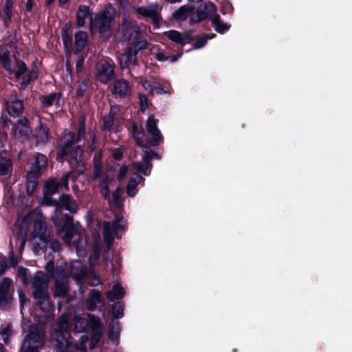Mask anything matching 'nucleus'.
I'll use <instances>...</instances> for the list:
<instances>
[{
  "instance_id": "nucleus-40",
  "label": "nucleus",
  "mask_w": 352,
  "mask_h": 352,
  "mask_svg": "<svg viewBox=\"0 0 352 352\" xmlns=\"http://www.w3.org/2000/svg\"><path fill=\"white\" fill-rule=\"evenodd\" d=\"M85 138V119L83 117H81L79 120L78 130H77V137L75 139V141L77 143H80L82 140H84Z\"/></svg>"
},
{
  "instance_id": "nucleus-47",
  "label": "nucleus",
  "mask_w": 352,
  "mask_h": 352,
  "mask_svg": "<svg viewBox=\"0 0 352 352\" xmlns=\"http://www.w3.org/2000/svg\"><path fill=\"white\" fill-rule=\"evenodd\" d=\"M37 186L36 179L30 178L27 174V184H26V192L27 194L31 195L34 192Z\"/></svg>"
},
{
  "instance_id": "nucleus-60",
  "label": "nucleus",
  "mask_w": 352,
  "mask_h": 352,
  "mask_svg": "<svg viewBox=\"0 0 352 352\" xmlns=\"http://www.w3.org/2000/svg\"><path fill=\"white\" fill-rule=\"evenodd\" d=\"M50 248L54 251V252H57L60 250V243L56 240H52V237L50 236V242L49 243V245Z\"/></svg>"
},
{
  "instance_id": "nucleus-50",
  "label": "nucleus",
  "mask_w": 352,
  "mask_h": 352,
  "mask_svg": "<svg viewBox=\"0 0 352 352\" xmlns=\"http://www.w3.org/2000/svg\"><path fill=\"white\" fill-rule=\"evenodd\" d=\"M12 329L10 324H8L1 331L2 339L5 344L9 343V338L12 335Z\"/></svg>"
},
{
  "instance_id": "nucleus-3",
  "label": "nucleus",
  "mask_w": 352,
  "mask_h": 352,
  "mask_svg": "<svg viewBox=\"0 0 352 352\" xmlns=\"http://www.w3.org/2000/svg\"><path fill=\"white\" fill-rule=\"evenodd\" d=\"M50 232L41 217L35 219L34 230L29 239L35 254L45 252L50 242Z\"/></svg>"
},
{
  "instance_id": "nucleus-28",
  "label": "nucleus",
  "mask_w": 352,
  "mask_h": 352,
  "mask_svg": "<svg viewBox=\"0 0 352 352\" xmlns=\"http://www.w3.org/2000/svg\"><path fill=\"white\" fill-rule=\"evenodd\" d=\"M56 206H63L66 210L76 212L78 210L76 202L72 199L69 195H62L59 198V201H56Z\"/></svg>"
},
{
  "instance_id": "nucleus-15",
  "label": "nucleus",
  "mask_w": 352,
  "mask_h": 352,
  "mask_svg": "<svg viewBox=\"0 0 352 352\" xmlns=\"http://www.w3.org/2000/svg\"><path fill=\"white\" fill-rule=\"evenodd\" d=\"M47 168V159L45 155L37 153L32 165L31 170L28 172V177L38 179L45 172Z\"/></svg>"
},
{
  "instance_id": "nucleus-52",
  "label": "nucleus",
  "mask_w": 352,
  "mask_h": 352,
  "mask_svg": "<svg viewBox=\"0 0 352 352\" xmlns=\"http://www.w3.org/2000/svg\"><path fill=\"white\" fill-rule=\"evenodd\" d=\"M31 80H32V74H28L26 75V76L23 77V80L21 81L19 89H25L26 86L30 82Z\"/></svg>"
},
{
  "instance_id": "nucleus-6",
  "label": "nucleus",
  "mask_w": 352,
  "mask_h": 352,
  "mask_svg": "<svg viewBox=\"0 0 352 352\" xmlns=\"http://www.w3.org/2000/svg\"><path fill=\"white\" fill-rule=\"evenodd\" d=\"M118 33L129 43L146 41L140 32L136 22L128 16H124L118 26Z\"/></svg>"
},
{
  "instance_id": "nucleus-42",
  "label": "nucleus",
  "mask_w": 352,
  "mask_h": 352,
  "mask_svg": "<svg viewBox=\"0 0 352 352\" xmlns=\"http://www.w3.org/2000/svg\"><path fill=\"white\" fill-rule=\"evenodd\" d=\"M35 137L37 143L45 144L48 141L47 131L43 127L36 129Z\"/></svg>"
},
{
  "instance_id": "nucleus-26",
  "label": "nucleus",
  "mask_w": 352,
  "mask_h": 352,
  "mask_svg": "<svg viewBox=\"0 0 352 352\" xmlns=\"http://www.w3.org/2000/svg\"><path fill=\"white\" fill-rule=\"evenodd\" d=\"M102 302L101 293L97 289H91L86 300L87 309L95 310L98 304Z\"/></svg>"
},
{
  "instance_id": "nucleus-35",
  "label": "nucleus",
  "mask_w": 352,
  "mask_h": 352,
  "mask_svg": "<svg viewBox=\"0 0 352 352\" xmlns=\"http://www.w3.org/2000/svg\"><path fill=\"white\" fill-rule=\"evenodd\" d=\"M124 292L123 288L118 284L115 285L112 290L107 292L108 298L113 302L124 297Z\"/></svg>"
},
{
  "instance_id": "nucleus-22",
  "label": "nucleus",
  "mask_w": 352,
  "mask_h": 352,
  "mask_svg": "<svg viewBox=\"0 0 352 352\" xmlns=\"http://www.w3.org/2000/svg\"><path fill=\"white\" fill-rule=\"evenodd\" d=\"M164 35L171 41L182 45L189 43L192 40L190 33L187 32L181 33L176 30H170L165 32Z\"/></svg>"
},
{
  "instance_id": "nucleus-32",
  "label": "nucleus",
  "mask_w": 352,
  "mask_h": 352,
  "mask_svg": "<svg viewBox=\"0 0 352 352\" xmlns=\"http://www.w3.org/2000/svg\"><path fill=\"white\" fill-rule=\"evenodd\" d=\"M90 16L89 8L86 6H80L76 13L77 25L82 27L85 24V19Z\"/></svg>"
},
{
  "instance_id": "nucleus-25",
  "label": "nucleus",
  "mask_w": 352,
  "mask_h": 352,
  "mask_svg": "<svg viewBox=\"0 0 352 352\" xmlns=\"http://www.w3.org/2000/svg\"><path fill=\"white\" fill-rule=\"evenodd\" d=\"M12 0H4L3 6L0 9V18L3 20L6 26L11 23L12 16Z\"/></svg>"
},
{
  "instance_id": "nucleus-45",
  "label": "nucleus",
  "mask_w": 352,
  "mask_h": 352,
  "mask_svg": "<svg viewBox=\"0 0 352 352\" xmlns=\"http://www.w3.org/2000/svg\"><path fill=\"white\" fill-rule=\"evenodd\" d=\"M88 135L89 137V140L87 142V149L93 152L96 149L97 142H96V133L93 131H89Z\"/></svg>"
},
{
  "instance_id": "nucleus-21",
  "label": "nucleus",
  "mask_w": 352,
  "mask_h": 352,
  "mask_svg": "<svg viewBox=\"0 0 352 352\" xmlns=\"http://www.w3.org/2000/svg\"><path fill=\"white\" fill-rule=\"evenodd\" d=\"M65 234L62 236L63 240L66 244L70 245L72 243L76 245L78 249L81 245V240L82 236L78 232L75 226L63 230Z\"/></svg>"
},
{
  "instance_id": "nucleus-17",
  "label": "nucleus",
  "mask_w": 352,
  "mask_h": 352,
  "mask_svg": "<svg viewBox=\"0 0 352 352\" xmlns=\"http://www.w3.org/2000/svg\"><path fill=\"white\" fill-rule=\"evenodd\" d=\"M157 120H156L153 115L149 116L146 124V129L151 136V144L157 146L163 142V136L158 129Z\"/></svg>"
},
{
  "instance_id": "nucleus-1",
  "label": "nucleus",
  "mask_w": 352,
  "mask_h": 352,
  "mask_svg": "<svg viewBox=\"0 0 352 352\" xmlns=\"http://www.w3.org/2000/svg\"><path fill=\"white\" fill-rule=\"evenodd\" d=\"M23 281L25 284L31 283L32 295L37 300V303L42 310L47 309L50 306L49 292V278L43 272L38 271L30 278L26 276L27 270L23 269Z\"/></svg>"
},
{
  "instance_id": "nucleus-9",
  "label": "nucleus",
  "mask_w": 352,
  "mask_h": 352,
  "mask_svg": "<svg viewBox=\"0 0 352 352\" xmlns=\"http://www.w3.org/2000/svg\"><path fill=\"white\" fill-rule=\"evenodd\" d=\"M122 217L117 216L112 223L104 222L103 224L102 234L104 242L108 248H110L111 243L113 241V233L116 235L117 238L120 237V236H119V233L123 230V228L120 223L122 221Z\"/></svg>"
},
{
  "instance_id": "nucleus-2",
  "label": "nucleus",
  "mask_w": 352,
  "mask_h": 352,
  "mask_svg": "<svg viewBox=\"0 0 352 352\" xmlns=\"http://www.w3.org/2000/svg\"><path fill=\"white\" fill-rule=\"evenodd\" d=\"M133 135L137 144L140 146L146 148L142 156V162H133V166L138 172L144 175H148L153 166L151 163L152 160H160V156L158 153L148 149L146 144H142L143 142L142 141V138L144 136V133L142 127H138L137 125L133 124Z\"/></svg>"
},
{
  "instance_id": "nucleus-10",
  "label": "nucleus",
  "mask_w": 352,
  "mask_h": 352,
  "mask_svg": "<svg viewBox=\"0 0 352 352\" xmlns=\"http://www.w3.org/2000/svg\"><path fill=\"white\" fill-rule=\"evenodd\" d=\"M60 188H62V183L59 182L57 179H49L45 184L43 204L46 206L56 205L57 204L56 201L54 200L52 196L57 193Z\"/></svg>"
},
{
  "instance_id": "nucleus-63",
  "label": "nucleus",
  "mask_w": 352,
  "mask_h": 352,
  "mask_svg": "<svg viewBox=\"0 0 352 352\" xmlns=\"http://www.w3.org/2000/svg\"><path fill=\"white\" fill-rule=\"evenodd\" d=\"M155 58L159 61H165L168 59V58L165 56L164 53L162 52H157L155 54Z\"/></svg>"
},
{
  "instance_id": "nucleus-38",
  "label": "nucleus",
  "mask_w": 352,
  "mask_h": 352,
  "mask_svg": "<svg viewBox=\"0 0 352 352\" xmlns=\"http://www.w3.org/2000/svg\"><path fill=\"white\" fill-rule=\"evenodd\" d=\"M16 69H13L12 67L11 72H9L10 73L14 74L15 76L17 78H20L21 76L24 77L26 76V75L28 74L27 72V67L26 65L23 62L20 61L19 60L16 58Z\"/></svg>"
},
{
  "instance_id": "nucleus-16",
  "label": "nucleus",
  "mask_w": 352,
  "mask_h": 352,
  "mask_svg": "<svg viewBox=\"0 0 352 352\" xmlns=\"http://www.w3.org/2000/svg\"><path fill=\"white\" fill-rule=\"evenodd\" d=\"M70 336L69 329V318L67 315H63L58 320V329L56 331V339L59 344H69L68 338Z\"/></svg>"
},
{
  "instance_id": "nucleus-24",
  "label": "nucleus",
  "mask_w": 352,
  "mask_h": 352,
  "mask_svg": "<svg viewBox=\"0 0 352 352\" xmlns=\"http://www.w3.org/2000/svg\"><path fill=\"white\" fill-rule=\"evenodd\" d=\"M11 280L8 278H3L0 283V305L6 307L12 301V297L10 292Z\"/></svg>"
},
{
  "instance_id": "nucleus-54",
  "label": "nucleus",
  "mask_w": 352,
  "mask_h": 352,
  "mask_svg": "<svg viewBox=\"0 0 352 352\" xmlns=\"http://www.w3.org/2000/svg\"><path fill=\"white\" fill-rule=\"evenodd\" d=\"M127 172H128V166L126 165H122L119 170L118 179L119 181L123 180L124 179V177H126Z\"/></svg>"
},
{
  "instance_id": "nucleus-20",
  "label": "nucleus",
  "mask_w": 352,
  "mask_h": 352,
  "mask_svg": "<svg viewBox=\"0 0 352 352\" xmlns=\"http://www.w3.org/2000/svg\"><path fill=\"white\" fill-rule=\"evenodd\" d=\"M136 12L143 16L149 17L154 23L157 24L161 20L160 8L157 4L153 3L144 7L135 8Z\"/></svg>"
},
{
  "instance_id": "nucleus-39",
  "label": "nucleus",
  "mask_w": 352,
  "mask_h": 352,
  "mask_svg": "<svg viewBox=\"0 0 352 352\" xmlns=\"http://www.w3.org/2000/svg\"><path fill=\"white\" fill-rule=\"evenodd\" d=\"M94 173L93 175L94 179L101 178L102 175V164H101V155L98 153L95 155L93 160Z\"/></svg>"
},
{
  "instance_id": "nucleus-62",
  "label": "nucleus",
  "mask_w": 352,
  "mask_h": 352,
  "mask_svg": "<svg viewBox=\"0 0 352 352\" xmlns=\"http://www.w3.org/2000/svg\"><path fill=\"white\" fill-rule=\"evenodd\" d=\"M123 309L121 307V306L118 307H114L113 308V314L115 316L116 318H120L123 315Z\"/></svg>"
},
{
  "instance_id": "nucleus-56",
  "label": "nucleus",
  "mask_w": 352,
  "mask_h": 352,
  "mask_svg": "<svg viewBox=\"0 0 352 352\" xmlns=\"http://www.w3.org/2000/svg\"><path fill=\"white\" fill-rule=\"evenodd\" d=\"M83 64H84V57L82 56H79L78 57V59H77L76 63V73L79 74L82 72Z\"/></svg>"
},
{
  "instance_id": "nucleus-8",
  "label": "nucleus",
  "mask_w": 352,
  "mask_h": 352,
  "mask_svg": "<svg viewBox=\"0 0 352 352\" xmlns=\"http://www.w3.org/2000/svg\"><path fill=\"white\" fill-rule=\"evenodd\" d=\"M55 298H65L69 291V278L62 269H57L54 275Z\"/></svg>"
},
{
  "instance_id": "nucleus-46",
  "label": "nucleus",
  "mask_w": 352,
  "mask_h": 352,
  "mask_svg": "<svg viewBox=\"0 0 352 352\" xmlns=\"http://www.w3.org/2000/svg\"><path fill=\"white\" fill-rule=\"evenodd\" d=\"M71 156L77 164L80 163L82 160V150L80 145L75 146L72 151L70 150Z\"/></svg>"
},
{
  "instance_id": "nucleus-27",
  "label": "nucleus",
  "mask_w": 352,
  "mask_h": 352,
  "mask_svg": "<svg viewBox=\"0 0 352 352\" xmlns=\"http://www.w3.org/2000/svg\"><path fill=\"white\" fill-rule=\"evenodd\" d=\"M53 221L56 226L59 227V232L63 230L73 227L72 219L68 214H56L53 217Z\"/></svg>"
},
{
  "instance_id": "nucleus-55",
  "label": "nucleus",
  "mask_w": 352,
  "mask_h": 352,
  "mask_svg": "<svg viewBox=\"0 0 352 352\" xmlns=\"http://www.w3.org/2000/svg\"><path fill=\"white\" fill-rule=\"evenodd\" d=\"M87 91V85L85 82L79 84L76 90V94L78 96L82 97Z\"/></svg>"
},
{
  "instance_id": "nucleus-14",
  "label": "nucleus",
  "mask_w": 352,
  "mask_h": 352,
  "mask_svg": "<svg viewBox=\"0 0 352 352\" xmlns=\"http://www.w3.org/2000/svg\"><path fill=\"white\" fill-rule=\"evenodd\" d=\"M215 12L216 8L214 4L210 1H205L199 6L196 12L191 14V21L193 23H199L205 20Z\"/></svg>"
},
{
  "instance_id": "nucleus-11",
  "label": "nucleus",
  "mask_w": 352,
  "mask_h": 352,
  "mask_svg": "<svg viewBox=\"0 0 352 352\" xmlns=\"http://www.w3.org/2000/svg\"><path fill=\"white\" fill-rule=\"evenodd\" d=\"M3 105L8 114L13 117L19 116L24 110L23 101L16 95H10L3 99Z\"/></svg>"
},
{
  "instance_id": "nucleus-36",
  "label": "nucleus",
  "mask_w": 352,
  "mask_h": 352,
  "mask_svg": "<svg viewBox=\"0 0 352 352\" xmlns=\"http://www.w3.org/2000/svg\"><path fill=\"white\" fill-rule=\"evenodd\" d=\"M9 51L4 47H0V62L3 64V67L8 72H11L12 65L9 58Z\"/></svg>"
},
{
  "instance_id": "nucleus-23",
  "label": "nucleus",
  "mask_w": 352,
  "mask_h": 352,
  "mask_svg": "<svg viewBox=\"0 0 352 352\" xmlns=\"http://www.w3.org/2000/svg\"><path fill=\"white\" fill-rule=\"evenodd\" d=\"M74 142V133L70 131H65L58 146V156L63 157L67 155L70 152L71 147Z\"/></svg>"
},
{
  "instance_id": "nucleus-12",
  "label": "nucleus",
  "mask_w": 352,
  "mask_h": 352,
  "mask_svg": "<svg viewBox=\"0 0 352 352\" xmlns=\"http://www.w3.org/2000/svg\"><path fill=\"white\" fill-rule=\"evenodd\" d=\"M98 80L102 83H107L114 78V65L113 63L107 60H102L98 63L97 67Z\"/></svg>"
},
{
  "instance_id": "nucleus-48",
  "label": "nucleus",
  "mask_w": 352,
  "mask_h": 352,
  "mask_svg": "<svg viewBox=\"0 0 352 352\" xmlns=\"http://www.w3.org/2000/svg\"><path fill=\"white\" fill-rule=\"evenodd\" d=\"M114 116H115V113H113L112 111H111L107 116L104 117V118H103L104 129H107V130H111V129L114 123Z\"/></svg>"
},
{
  "instance_id": "nucleus-51",
  "label": "nucleus",
  "mask_w": 352,
  "mask_h": 352,
  "mask_svg": "<svg viewBox=\"0 0 352 352\" xmlns=\"http://www.w3.org/2000/svg\"><path fill=\"white\" fill-rule=\"evenodd\" d=\"M139 102L140 105V109L142 111H145L149 108L148 100L145 94H139Z\"/></svg>"
},
{
  "instance_id": "nucleus-7",
  "label": "nucleus",
  "mask_w": 352,
  "mask_h": 352,
  "mask_svg": "<svg viewBox=\"0 0 352 352\" xmlns=\"http://www.w3.org/2000/svg\"><path fill=\"white\" fill-rule=\"evenodd\" d=\"M148 43L146 41H140L137 43H129L126 52L122 54L119 58L120 67L130 68L132 66H135L138 63L137 54L143 50L147 48Z\"/></svg>"
},
{
  "instance_id": "nucleus-44",
  "label": "nucleus",
  "mask_w": 352,
  "mask_h": 352,
  "mask_svg": "<svg viewBox=\"0 0 352 352\" xmlns=\"http://www.w3.org/2000/svg\"><path fill=\"white\" fill-rule=\"evenodd\" d=\"M118 322L113 321L110 324L109 338L112 340H117L119 336Z\"/></svg>"
},
{
  "instance_id": "nucleus-5",
  "label": "nucleus",
  "mask_w": 352,
  "mask_h": 352,
  "mask_svg": "<svg viewBox=\"0 0 352 352\" xmlns=\"http://www.w3.org/2000/svg\"><path fill=\"white\" fill-rule=\"evenodd\" d=\"M44 344L45 334L43 329L38 325H32L30 327L23 339L20 352H39Z\"/></svg>"
},
{
  "instance_id": "nucleus-64",
  "label": "nucleus",
  "mask_w": 352,
  "mask_h": 352,
  "mask_svg": "<svg viewBox=\"0 0 352 352\" xmlns=\"http://www.w3.org/2000/svg\"><path fill=\"white\" fill-rule=\"evenodd\" d=\"M123 9L127 8L129 6L128 0H114Z\"/></svg>"
},
{
  "instance_id": "nucleus-19",
  "label": "nucleus",
  "mask_w": 352,
  "mask_h": 352,
  "mask_svg": "<svg viewBox=\"0 0 352 352\" xmlns=\"http://www.w3.org/2000/svg\"><path fill=\"white\" fill-rule=\"evenodd\" d=\"M111 92L115 98H124L131 95V89L126 80L118 79L113 82Z\"/></svg>"
},
{
  "instance_id": "nucleus-58",
  "label": "nucleus",
  "mask_w": 352,
  "mask_h": 352,
  "mask_svg": "<svg viewBox=\"0 0 352 352\" xmlns=\"http://www.w3.org/2000/svg\"><path fill=\"white\" fill-rule=\"evenodd\" d=\"M142 86L146 90H148L151 95H154L155 85H153L151 82L147 80L144 81L142 82Z\"/></svg>"
},
{
  "instance_id": "nucleus-4",
  "label": "nucleus",
  "mask_w": 352,
  "mask_h": 352,
  "mask_svg": "<svg viewBox=\"0 0 352 352\" xmlns=\"http://www.w3.org/2000/svg\"><path fill=\"white\" fill-rule=\"evenodd\" d=\"M116 13V10L113 6H108L99 12L95 16L94 19H91V24L106 38H108L111 35V24L115 20Z\"/></svg>"
},
{
  "instance_id": "nucleus-57",
  "label": "nucleus",
  "mask_w": 352,
  "mask_h": 352,
  "mask_svg": "<svg viewBox=\"0 0 352 352\" xmlns=\"http://www.w3.org/2000/svg\"><path fill=\"white\" fill-rule=\"evenodd\" d=\"M70 173H67L65 174L59 180V182L62 183V187H64L65 189L68 190V180L70 177Z\"/></svg>"
},
{
  "instance_id": "nucleus-61",
  "label": "nucleus",
  "mask_w": 352,
  "mask_h": 352,
  "mask_svg": "<svg viewBox=\"0 0 352 352\" xmlns=\"http://www.w3.org/2000/svg\"><path fill=\"white\" fill-rule=\"evenodd\" d=\"M169 94V91L166 90L164 89V87L163 85H155L154 87V94Z\"/></svg>"
},
{
  "instance_id": "nucleus-34",
  "label": "nucleus",
  "mask_w": 352,
  "mask_h": 352,
  "mask_svg": "<svg viewBox=\"0 0 352 352\" xmlns=\"http://www.w3.org/2000/svg\"><path fill=\"white\" fill-rule=\"evenodd\" d=\"M60 97L56 93H52L46 96H41L40 100L43 107H50L54 103L59 102Z\"/></svg>"
},
{
  "instance_id": "nucleus-41",
  "label": "nucleus",
  "mask_w": 352,
  "mask_h": 352,
  "mask_svg": "<svg viewBox=\"0 0 352 352\" xmlns=\"http://www.w3.org/2000/svg\"><path fill=\"white\" fill-rule=\"evenodd\" d=\"M122 194L123 190L121 188H116L112 194L113 205L118 209H121L123 206L122 199Z\"/></svg>"
},
{
  "instance_id": "nucleus-59",
  "label": "nucleus",
  "mask_w": 352,
  "mask_h": 352,
  "mask_svg": "<svg viewBox=\"0 0 352 352\" xmlns=\"http://www.w3.org/2000/svg\"><path fill=\"white\" fill-rule=\"evenodd\" d=\"M207 39H208V38L203 37V38H201L197 40L193 45L194 48L198 49V48H201L203 46H204L207 42Z\"/></svg>"
},
{
  "instance_id": "nucleus-29",
  "label": "nucleus",
  "mask_w": 352,
  "mask_h": 352,
  "mask_svg": "<svg viewBox=\"0 0 352 352\" xmlns=\"http://www.w3.org/2000/svg\"><path fill=\"white\" fill-rule=\"evenodd\" d=\"M144 179L138 175L136 178L131 177L126 186V194L130 197H133L138 192L137 186L140 181H144Z\"/></svg>"
},
{
  "instance_id": "nucleus-49",
  "label": "nucleus",
  "mask_w": 352,
  "mask_h": 352,
  "mask_svg": "<svg viewBox=\"0 0 352 352\" xmlns=\"http://www.w3.org/2000/svg\"><path fill=\"white\" fill-rule=\"evenodd\" d=\"M62 38H63V41L65 47L67 49L70 48L72 47V38L68 34V32L66 29V26H65L62 30Z\"/></svg>"
},
{
  "instance_id": "nucleus-13",
  "label": "nucleus",
  "mask_w": 352,
  "mask_h": 352,
  "mask_svg": "<svg viewBox=\"0 0 352 352\" xmlns=\"http://www.w3.org/2000/svg\"><path fill=\"white\" fill-rule=\"evenodd\" d=\"M87 317L88 323L91 329L90 348L94 349L98 344L102 336L101 320L99 318H96L91 314H88Z\"/></svg>"
},
{
  "instance_id": "nucleus-30",
  "label": "nucleus",
  "mask_w": 352,
  "mask_h": 352,
  "mask_svg": "<svg viewBox=\"0 0 352 352\" xmlns=\"http://www.w3.org/2000/svg\"><path fill=\"white\" fill-rule=\"evenodd\" d=\"M70 275L76 279H80L84 276L83 266L81 262L75 261L70 265Z\"/></svg>"
},
{
  "instance_id": "nucleus-37",
  "label": "nucleus",
  "mask_w": 352,
  "mask_h": 352,
  "mask_svg": "<svg viewBox=\"0 0 352 352\" xmlns=\"http://www.w3.org/2000/svg\"><path fill=\"white\" fill-rule=\"evenodd\" d=\"M192 11V8L191 7L182 6L173 14V17L177 21H184L189 16Z\"/></svg>"
},
{
  "instance_id": "nucleus-43",
  "label": "nucleus",
  "mask_w": 352,
  "mask_h": 352,
  "mask_svg": "<svg viewBox=\"0 0 352 352\" xmlns=\"http://www.w3.org/2000/svg\"><path fill=\"white\" fill-rule=\"evenodd\" d=\"M212 23L216 31L219 33H223L229 29L230 26L221 21L219 16H216L213 20Z\"/></svg>"
},
{
  "instance_id": "nucleus-31",
  "label": "nucleus",
  "mask_w": 352,
  "mask_h": 352,
  "mask_svg": "<svg viewBox=\"0 0 352 352\" xmlns=\"http://www.w3.org/2000/svg\"><path fill=\"white\" fill-rule=\"evenodd\" d=\"M12 170V163L10 158L0 155V175H9Z\"/></svg>"
},
{
  "instance_id": "nucleus-53",
  "label": "nucleus",
  "mask_w": 352,
  "mask_h": 352,
  "mask_svg": "<svg viewBox=\"0 0 352 352\" xmlns=\"http://www.w3.org/2000/svg\"><path fill=\"white\" fill-rule=\"evenodd\" d=\"M100 182H102V188H101V194L102 195V196L104 197V198L105 199H109V187L107 186V184L104 182H102V180L100 179Z\"/></svg>"
},
{
  "instance_id": "nucleus-18",
  "label": "nucleus",
  "mask_w": 352,
  "mask_h": 352,
  "mask_svg": "<svg viewBox=\"0 0 352 352\" xmlns=\"http://www.w3.org/2000/svg\"><path fill=\"white\" fill-rule=\"evenodd\" d=\"M14 136L22 140L30 138L32 130L28 120L25 118H21L17 120L13 126Z\"/></svg>"
},
{
  "instance_id": "nucleus-33",
  "label": "nucleus",
  "mask_w": 352,
  "mask_h": 352,
  "mask_svg": "<svg viewBox=\"0 0 352 352\" xmlns=\"http://www.w3.org/2000/svg\"><path fill=\"white\" fill-rule=\"evenodd\" d=\"M87 34L85 32L80 31L75 34V47L77 52L81 51L86 45Z\"/></svg>"
}]
</instances>
